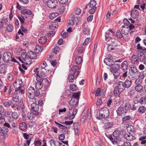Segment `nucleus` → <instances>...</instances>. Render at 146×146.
<instances>
[{
	"label": "nucleus",
	"instance_id": "obj_47",
	"mask_svg": "<svg viewBox=\"0 0 146 146\" xmlns=\"http://www.w3.org/2000/svg\"><path fill=\"white\" fill-rule=\"evenodd\" d=\"M78 110L77 109H74V111L72 113V115L70 117L69 119H73L74 118L75 116L77 113Z\"/></svg>",
	"mask_w": 146,
	"mask_h": 146
},
{
	"label": "nucleus",
	"instance_id": "obj_53",
	"mask_svg": "<svg viewBox=\"0 0 146 146\" xmlns=\"http://www.w3.org/2000/svg\"><path fill=\"white\" fill-rule=\"evenodd\" d=\"M90 31V29L87 27L85 28L83 30V33L84 35L89 34Z\"/></svg>",
	"mask_w": 146,
	"mask_h": 146
},
{
	"label": "nucleus",
	"instance_id": "obj_20",
	"mask_svg": "<svg viewBox=\"0 0 146 146\" xmlns=\"http://www.w3.org/2000/svg\"><path fill=\"white\" fill-rule=\"evenodd\" d=\"M121 68L122 69L125 71L127 70L128 67V63L126 61H124L121 64Z\"/></svg>",
	"mask_w": 146,
	"mask_h": 146
},
{
	"label": "nucleus",
	"instance_id": "obj_2",
	"mask_svg": "<svg viewBox=\"0 0 146 146\" xmlns=\"http://www.w3.org/2000/svg\"><path fill=\"white\" fill-rule=\"evenodd\" d=\"M31 110L36 115L38 116L39 115L40 112L39 111V106L36 103H33L31 104Z\"/></svg>",
	"mask_w": 146,
	"mask_h": 146
},
{
	"label": "nucleus",
	"instance_id": "obj_3",
	"mask_svg": "<svg viewBox=\"0 0 146 146\" xmlns=\"http://www.w3.org/2000/svg\"><path fill=\"white\" fill-rule=\"evenodd\" d=\"M90 5V9L89 11V13L91 14H94L97 9V7H96V3L94 0H91L90 2L89 3Z\"/></svg>",
	"mask_w": 146,
	"mask_h": 146
},
{
	"label": "nucleus",
	"instance_id": "obj_11",
	"mask_svg": "<svg viewBox=\"0 0 146 146\" xmlns=\"http://www.w3.org/2000/svg\"><path fill=\"white\" fill-rule=\"evenodd\" d=\"M101 110L103 111L104 118H107L109 116V112L108 108H103L101 109Z\"/></svg>",
	"mask_w": 146,
	"mask_h": 146
},
{
	"label": "nucleus",
	"instance_id": "obj_5",
	"mask_svg": "<svg viewBox=\"0 0 146 146\" xmlns=\"http://www.w3.org/2000/svg\"><path fill=\"white\" fill-rule=\"evenodd\" d=\"M11 54L10 52H7L4 53L3 56V61L6 63H8L11 61Z\"/></svg>",
	"mask_w": 146,
	"mask_h": 146
},
{
	"label": "nucleus",
	"instance_id": "obj_22",
	"mask_svg": "<svg viewBox=\"0 0 146 146\" xmlns=\"http://www.w3.org/2000/svg\"><path fill=\"white\" fill-rule=\"evenodd\" d=\"M58 23L57 22H52L50 23L49 26V29L50 30H54L58 27Z\"/></svg>",
	"mask_w": 146,
	"mask_h": 146
},
{
	"label": "nucleus",
	"instance_id": "obj_55",
	"mask_svg": "<svg viewBox=\"0 0 146 146\" xmlns=\"http://www.w3.org/2000/svg\"><path fill=\"white\" fill-rule=\"evenodd\" d=\"M74 12L76 15H78L81 13V10L79 8H76L75 9Z\"/></svg>",
	"mask_w": 146,
	"mask_h": 146
},
{
	"label": "nucleus",
	"instance_id": "obj_51",
	"mask_svg": "<svg viewBox=\"0 0 146 146\" xmlns=\"http://www.w3.org/2000/svg\"><path fill=\"white\" fill-rule=\"evenodd\" d=\"M27 91L28 94H31L34 93L35 89L33 87L30 86L28 89Z\"/></svg>",
	"mask_w": 146,
	"mask_h": 146
},
{
	"label": "nucleus",
	"instance_id": "obj_41",
	"mask_svg": "<svg viewBox=\"0 0 146 146\" xmlns=\"http://www.w3.org/2000/svg\"><path fill=\"white\" fill-rule=\"evenodd\" d=\"M131 71L130 72L135 73H138V71L137 68L135 66L133 65L131 68Z\"/></svg>",
	"mask_w": 146,
	"mask_h": 146
},
{
	"label": "nucleus",
	"instance_id": "obj_10",
	"mask_svg": "<svg viewBox=\"0 0 146 146\" xmlns=\"http://www.w3.org/2000/svg\"><path fill=\"white\" fill-rule=\"evenodd\" d=\"M137 54H138L137 56L140 62H142L143 60L144 61L146 60V57L143 52L140 51H138Z\"/></svg>",
	"mask_w": 146,
	"mask_h": 146
},
{
	"label": "nucleus",
	"instance_id": "obj_31",
	"mask_svg": "<svg viewBox=\"0 0 146 146\" xmlns=\"http://www.w3.org/2000/svg\"><path fill=\"white\" fill-rule=\"evenodd\" d=\"M80 93V92H78L76 93H73L72 95V98H75V99H78L79 100Z\"/></svg>",
	"mask_w": 146,
	"mask_h": 146
},
{
	"label": "nucleus",
	"instance_id": "obj_13",
	"mask_svg": "<svg viewBox=\"0 0 146 146\" xmlns=\"http://www.w3.org/2000/svg\"><path fill=\"white\" fill-rule=\"evenodd\" d=\"M124 138L127 141H131L135 139V137L130 134V133H129V134L126 133L124 135Z\"/></svg>",
	"mask_w": 146,
	"mask_h": 146
},
{
	"label": "nucleus",
	"instance_id": "obj_9",
	"mask_svg": "<svg viewBox=\"0 0 146 146\" xmlns=\"http://www.w3.org/2000/svg\"><path fill=\"white\" fill-rule=\"evenodd\" d=\"M123 109V108L121 106H119L117 108L116 112L118 116L122 117L124 115L126 112L124 111Z\"/></svg>",
	"mask_w": 146,
	"mask_h": 146
},
{
	"label": "nucleus",
	"instance_id": "obj_15",
	"mask_svg": "<svg viewBox=\"0 0 146 146\" xmlns=\"http://www.w3.org/2000/svg\"><path fill=\"white\" fill-rule=\"evenodd\" d=\"M27 56L30 59H34L37 56L36 54L32 51H29L27 53Z\"/></svg>",
	"mask_w": 146,
	"mask_h": 146
},
{
	"label": "nucleus",
	"instance_id": "obj_60",
	"mask_svg": "<svg viewBox=\"0 0 146 146\" xmlns=\"http://www.w3.org/2000/svg\"><path fill=\"white\" fill-rule=\"evenodd\" d=\"M116 36L119 38H121L123 37V36L119 30H117L116 33Z\"/></svg>",
	"mask_w": 146,
	"mask_h": 146
},
{
	"label": "nucleus",
	"instance_id": "obj_54",
	"mask_svg": "<svg viewBox=\"0 0 146 146\" xmlns=\"http://www.w3.org/2000/svg\"><path fill=\"white\" fill-rule=\"evenodd\" d=\"M142 85H136L135 87V90L137 92L141 91L143 89Z\"/></svg>",
	"mask_w": 146,
	"mask_h": 146
},
{
	"label": "nucleus",
	"instance_id": "obj_40",
	"mask_svg": "<svg viewBox=\"0 0 146 146\" xmlns=\"http://www.w3.org/2000/svg\"><path fill=\"white\" fill-rule=\"evenodd\" d=\"M13 102L11 101H5L3 103L4 106L6 107H8L10 106L12 104Z\"/></svg>",
	"mask_w": 146,
	"mask_h": 146
},
{
	"label": "nucleus",
	"instance_id": "obj_30",
	"mask_svg": "<svg viewBox=\"0 0 146 146\" xmlns=\"http://www.w3.org/2000/svg\"><path fill=\"white\" fill-rule=\"evenodd\" d=\"M96 118L99 119H100L102 118H104V115L103 114V111L100 110V111L98 112L97 113Z\"/></svg>",
	"mask_w": 146,
	"mask_h": 146
},
{
	"label": "nucleus",
	"instance_id": "obj_57",
	"mask_svg": "<svg viewBox=\"0 0 146 146\" xmlns=\"http://www.w3.org/2000/svg\"><path fill=\"white\" fill-rule=\"evenodd\" d=\"M145 111V108L143 106L140 107L138 108V111L139 112L143 113Z\"/></svg>",
	"mask_w": 146,
	"mask_h": 146
},
{
	"label": "nucleus",
	"instance_id": "obj_33",
	"mask_svg": "<svg viewBox=\"0 0 146 146\" xmlns=\"http://www.w3.org/2000/svg\"><path fill=\"white\" fill-rule=\"evenodd\" d=\"M111 34L109 31H107L106 33L105 40L107 41H109L111 38Z\"/></svg>",
	"mask_w": 146,
	"mask_h": 146
},
{
	"label": "nucleus",
	"instance_id": "obj_26",
	"mask_svg": "<svg viewBox=\"0 0 146 146\" xmlns=\"http://www.w3.org/2000/svg\"><path fill=\"white\" fill-rule=\"evenodd\" d=\"M9 129L7 128H6L5 127H3L1 129L0 132V135H2V134H5L8 132Z\"/></svg>",
	"mask_w": 146,
	"mask_h": 146
},
{
	"label": "nucleus",
	"instance_id": "obj_4",
	"mask_svg": "<svg viewBox=\"0 0 146 146\" xmlns=\"http://www.w3.org/2000/svg\"><path fill=\"white\" fill-rule=\"evenodd\" d=\"M58 4L57 0H48L46 3L47 6L51 9L55 8Z\"/></svg>",
	"mask_w": 146,
	"mask_h": 146
},
{
	"label": "nucleus",
	"instance_id": "obj_27",
	"mask_svg": "<svg viewBox=\"0 0 146 146\" xmlns=\"http://www.w3.org/2000/svg\"><path fill=\"white\" fill-rule=\"evenodd\" d=\"M23 136L25 139L27 140V144L28 146H29L30 144L31 141V138H30L29 140H27L29 139V135L27 134L26 133H24L23 134Z\"/></svg>",
	"mask_w": 146,
	"mask_h": 146
},
{
	"label": "nucleus",
	"instance_id": "obj_16",
	"mask_svg": "<svg viewBox=\"0 0 146 146\" xmlns=\"http://www.w3.org/2000/svg\"><path fill=\"white\" fill-rule=\"evenodd\" d=\"M124 127L125 128H127V131L129 133H133L135 131V129L131 125H129V124H127L126 126H124Z\"/></svg>",
	"mask_w": 146,
	"mask_h": 146
},
{
	"label": "nucleus",
	"instance_id": "obj_58",
	"mask_svg": "<svg viewBox=\"0 0 146 146\" xmlns=\"http://www.w3.org/2000/svg\"><path fill=\"white\" fill-rule=\"evenodd\" d=\"M80 68L78 66H73L72 67L71 70L72 71L74 72H75L76 71H77V70L79 69Z\"/></svg>",
	"mask_w": 146,
	"mask_h": 146
},
{
	"label": "nucleus",
	"instance_id": "obj_17",
	"mask_svg": "<svg viewBox=\"0 0 146 146\" xmlns=\"http://www.w3.org/2000/svg\"><path fill=\"white\" fill-rule=\"evenodd\" d=\"M139 58L137 56L133 55L131 58V62L133 64H137L139 62Z\"/></svg>",
	"mask_w": 146,
	"mask_h": 146
},
{
	"label": "nucleus",
	"instance_id": "obj_7",
	"mask_svg": "<svg viewBox=\"0 0 146 146\" xmlns=\"http://www.w3.org/2000/svg\"><path fill=\"white\" fill-rule=\"evenodd\" d=\"M78 101L79 100L78 99L72 98L69 102V104L72 107H74L78 105Z\"/></svg>",
	"mask_w": 146,
	"mask_h": 146
},
{
	"label": "nucleus",
	"instance_id": "obj_37",
	"mask_svg": "<svg viewBox=\"0 0 146 146\" xmlns=\"http://www.w3.org/2000/svg\"><path fill=\"white\" fill-rule=\"evenodd\" d=\"M46 41V38L44 36H42L38 40V42L42 44L45 43Z\"/></svg>",
	"mask_w": 146,
	"mask_h": 146
},
{
	"label": "nucleus",
	"instance_id": "obj_28",
	"mask_svg": "<svg viewBox=\"0 0 146 146\" xmlns=\"http://www.w3.org/2000/svg\"><path fill=\"white\" fill-rule=\"evenodd\" d=\"M139 140L141 141V144H146V136H142L140 137L139 139Z\"/></svg>",
	"mask_w": 146,
	"mask_h": 146
},
{
	"label": "nucleus",
	"instance_id": "obj_61",
	"mask_svg": "<svg viewBox=\"0 0 146 146\" xmlns=\"http://www.w3.org/2000/svg\"><path fill=\"white\" fill-rule=\"evenodd\" d=\"M59 11L60 13H63L65 11L66 9L64 6H61L58 8Z\"/></svg>",
	"mask_w": 146,
	"mask_h": 146
},
{
	"label": "nucleus",
	"instance_id": "obj_29",
	"mask_svg": "<svg viewBox=\"0 0 146 146\" xmlns=\"http://www.w3.org/2000/svg\"><path fill=\"white\" fill-rule=\"evenodd\" d=\"M27 127V125L25 122H22L19 124V128L22 130H26Z\"/></svg>",
	"mask_w": 146,
	"mask_h": 146
},
{
	"label": "nucleus",
	"instance_id": "obj_63",
	"mask_svg": "<svg viewBox=\"0 0 146 146\" xmlns=\"http://www.w3.org/2000/svg\"><path fill=\"white\" fill-rule=\"evenodd\" d=\"M111 72L113 73V75L114 76V78L115 79L117 78V77L120 74L119 72L117 71H114L113 72Z\"/></svg>",
	"mask_w": 146,
	"mask_h": 146
},
{
	"label": "nucleus",
	"instance_id": "obj_56",
	"mask_svg": "<svg viewBox=\"0 0 146 146\" xmlns=\"http://www.w3.org/2000/svg\"><path fill=\"white\" fill-rule=\"evenodd\" d=\"M84 48L83 47L81 46L80 47L78 48L77 51L79 54H81L84 52Z\"/></svg>",
	"mask_w": 146,
	"mask_h": 146
},
{
	"label": "nucleus",
	"instance_id": "obj_25",
	"mask_svg": "<svg viewBox=\"0 0 146 146\" xmlns=\"http://www.w3.org/2000/svg\"><path fill=\"white\" fill-rule=\"evenodd\" d=\"M131 14L133 18H136L138 15L139 12L137 10L134 9L131 11Z\"/></svg>",
	"mask_w": 146,
	"mask_h": 146
},
{
	"label": "nucleus",
	"instance_id": "obj_18",
	"mask_svg": "<svg viewBox=\"0 0 146 146\" xmlns=\"http://www.w3.org/2000/svg\"><path fill=\"white\" fill-rule=\"evenodd\" d=\"M113 123L112 122H106L104 124V129L106 130L112 127L113 125Z\"/></svg>",
	"mask_w": 146,
	"mask_h": 146
},
{
	"label": "nucleus",
	"instance_id": "obj_38",
	"mask_svg": "<svg viewBox=\"0 0 146 146\" xmlns=\"http://www.w3.org/2000/svg\"><path fill=\"white\" fill-rule=\"evenodd\" d=\"M43 48L41 46H36L35 49V50L36 53H40L42 50Z\"/></svg>",
	"mask_w": 146,
	"mask_h": 146
},
{
	"label": "nucleus",
	"instance_id": "obj_24",
	"mask_svg": "<svg viewBox=\"0 0 146 146\" xmlns=\"http://www.w3.org/2000/svg\"><path fill=\"white\" fill-rule=\"evenodd\" d=\"M128 94V96L131 97L135 94V90L133 88H130L129 89L127 90Z\"/></svg>",
	"mask_w": 146,
	"mask_h": 146
},
{
	"label": "nucleus",
	"instance_id": "obj_19",
	"mask_svg": "<svg viewBox=\"0 0 146 146\" xmlns=\"http://www.w3.org/2000/svg\"><path fill=\"white\" fill-rule=\"evenodd\" d=\"M104 62L106 65L110 66L113 63V60L108 58H106L104 59Z\"/></svg>",
	"mask_w": 146,
	"mask_h": 146
},
{
	"label": "nucleus",
	"instance_id": "obj_36",
	"mask_svg": "<svg viewBox=\"0 0 146 146\" xmlns=\"http://www.w3.org/2000/svg\"><path fill=\"white\" fill-rule=\"evenodd\" d=\"M12 117L14 119H17L19 117V113L15 111L13 112L11 115Z\"/></svg>",
	"mask_w": 146,
	"mask_h": 146
},
{
	"label": "nucleus",
	"instance_id": "obj_48",
	"mask_svg": "<svg viewBox=\"0 0 146 146\" xmlns=\"http://www.w3.org/2000/svg\"><path fill=\"white\" fill-rule=\"evenodd\" d=\"M37 76L36 80L38 82H42L43 80V78L40 76L38 74H36Z\"/></svg>",
	"mask_w": 146,
	"mask_h": 146
},
{
	"label": "nucleus",
	"instance_id": "obj_34",
	"mask_svg": "<svg viewBox=\"0 0 146 146\" xmlns=\"http://www.w3.org/2000/svg\"><path fill=\"white\" fill-rule=\"evenodd\" d=\"M68 79L69 81L70 82H74V78L73 74H69L68 77Z\"/></svg>",
	"mask_w": 146,
	"mask_h": 146
},
{
	"label": "nucleus",
	"instance_id": "obj_39",
	"mask_svg": "<svg viewBox=\"0 0 146 146\" xmlns=\"http://www.w3.org/2000/svg\"><path fill=\"white\" fill-rule=\"evenodd\" d=\"M21 13L23 14H27L28 15H31L32 14V11L28 9L23 10L21 11Z\"/></svg>",
	"mask_w": 146,
	"mask_h": 146
},
{
	"label": "nucleus",
	"instance_id": "obj_44",
	"mask_svg": "<svg viewBox=\"0 0 146 146\" xmlns=\"http://www.w3.org/2000/svg\"><path fill=\"white\" fill-rule=\"evenodd\" d=\"M43 85L42 82H38L35 85V88L38 90L41 89Z\"/></svg>",
	"mask_w": 146,
	"mask_h": 146
},
{
	"label": "nucleus",
	"instance_id": "obj_21",
	"mask_svg": "<svg viewBox=\"0 0 146 146\" xmlns=\"http://www.w3.org/2000/svg\"><path fill=\"white\" fill-rule=\"evenodd\" d=\"M116 46V44L113 42H112L107 47V49L108 51L114 50Z\"/></svg>",
	"mask_w": 146,
	"mask_h": 146
},
{
	"label": "nucleus",
	"instance_id": "obj_46",
	"mask_svg": "<svg viewBox=\"0 0 146 146\" xmlns=\"http://www.w3.org/2000/svg\"><path fill=\"white\" fill-rule=\"evenodd\" d=\"M76 63L77 64H80L82 62V58L81 56H78L76 58L75 60Z\"/></svg>",
	"mask_w": 146,
	"mask_h": 146
},
{
	"label": "nucleus",
	"instance_id": "obj_32",
	"mask_svg": "<svg viewBox=\"0 0 146 146\" xmlns=\"http://www.w3.org/2000/svg\"><path fill=\"white\" fill-rule=\"evenodd\" d=\"M35 115L32 112H29L27 114V117L30 119L32 120L35 117Z\"/></svg>",
	"mask_w": 146,
	"mask_h": 146
},
{
	"label": "nucleus",
	"instance_id": "obj_62",
	"mask_svg": "<svg viewBox=\"0 0 146 146\" xmlns=\"http://www.w3.org/2000/svg\"><path fill=\"white\" fill-rule=\"evenodd\" d=\"M18 18L20 21L21 24H22L24 23L25 18L23 16H21V17H20V16H18Z\"/></svg>",
	"mask_w": 146,
	"mask_h": 146
},
{
	"label": "nucleus",
	"instance_id": "obj_1",
	"mask_svg": "<svg viewBox=\"0 0 146 146\" xmlns=\"http://www.w3.org/2000/svg\"><path fill=\"white\" fill-rule=\"evenodd\" d=\"M118 133H117L114 131L113 133V136L110 135L109 137V139L113 144H118L121 141V137L117 134Z\"/></svg>",
	"mask_w": 146,
	"mask_h": 146
},
{
	"label": "nucleus",
	"instance_id": "obj_12",
	"mask_svg": "<svg viewBox=\"0 0 146 146\" xmlns=\"http://www.w3.org/2000/svg\"><path fill=\"white\" fill-rule=\"evenodd\" d=\"M111 72L116 71L119 68V65L118 64L112 63L111 65Z\"/></svg>",
	"mask_w": 146,
	"mask_h": 146
},
{
	"label": "nucleus",
	"instance_id": "obj_14",
	"mask_svg": "<svg viewBox=\"0 0 146 146\" xmlns=\"http://www.w3.org/2000/svg\"><path fill=\"white\" fill-rule=\"evenodd\" d=\"M132 81L130 79H127L124 82V86L125 88H130L131 86Z\"/></svg>",
	"mask_w": 146,
	"mask_h": 146
},
{
	"label": "nucleus",
	"instance_id": "obj_42",
	"mask_svg": "<svg viewBox=\"0 0 146 146\" xmlns=\"http://www.w3.org/2000/svg\"><path fill=\"white\" fill-rule=\"evenodd\" d=\"M135 82L136 85H142L141 84L143 83V80L140 78H138L135 80Z\"/></svg>",
	"mask_w": 146,
	"mask_h": 146
},
{
	"label": "nucleus",
	"instance_id": "obj_23",
	"mask_svg": "<svg viewBox=\"0 0 146 146\" xmlns=\"http://www.w3.org/2000/svg\"><path fill=\"white\" fill-rule=\"evenodd\" d=\"M114 131L117 133L118 132L117 134L119 135H123V137H124V135H125L126 134V131L124 129H121L120 131L119 130H115Z\"/></svg>",
	"mask_w": 146,
	"mask_h": 146
},
{
	"label": "nucleus",
	"instance_id": "obj_59",
	"mask_svg": "<svg viewBox=\"0 0 146 146\" xmlns=\"http://www.w3.org/2000/svg\"><path fill=\"white\" fill-rule=\"evenodd\" d=\"M57 13H52L51 14L49 15V17L50 18V19H53L55 18H56V16H57Z\"/></svg>",
	"mask_w": 146,
	"mask_h": 146
},
{
	"label": "nucleus",
	"instance_id": "obj_49",
	"mask_svg": "<svg viewBox=\"0 0 146 146\" xmlns=\"http://www.w3.org/2000/svg\"><path fill=\"white\" fill-rule=\"evenodd\" d=\"M13 29V26L10 24H9L7 27L6 30L9 32H12Z\"/></svg>",
	"mask_w": 146,
	"mask_h": 146
},
{
	"label": "nucleus",
	"instance_id": "obj_64",
	"mask_svg": "<svg viewBox=\"0 0 146 146\" xmlns=\"http://www.w3.org/2000/svg\"><path fill=\"white\" fill-rule=\"evenodd\" d=\"M56 31L54 30L50 32L49 33H48V35L51 37L53 36L55 34Z\"/></svg>",
	"mask_w": 146,
	"mask_h": 146
},
{
	"label": "nucleus",
	"instance_id": "obj_35",
	"mask_svg": "<svg viewBox=\"0 0 146 146\" xmlns=\"http://www.w3.org/2000/svg\"><path fill=\"white\" fill-rule=\"evenodd\" d=\"M123 108L125 110H129L131 108V104L129 102H126Z\"/></svg>",
	"mask_w": 146,
	"mask_h": 146
},
{
	"label": "nucleus",
	"instance_id": "obj_43",
	"mask_svg": "<svg viewBox=\"0 0 146 146\" xmlns=\"http://www.w3.org/2000/svg\"><path fill=\"white\" fill-rule=\"evenodd\" d=\"M19 97L17 94H14L13 96V100L15 102H17L19 101Z\"/></svg>",
	"mask_w": 146,
	"mask_h": 146
},
{
	"label": "nucleus",
	"instance_id": "obj_52",
	"mask_svg": "<svg viewBox=\"0 0 146 146\" xmlns=\"http://www.w3.org/2000/svg\"><path fill=\"white\" fill-rule=\"evenodd\" d=\"M55 124L58 125V127L61 129H67V127L58 122L56 121H54Z\"/></svg>",
	"mask_w": 146,
	"mask_h": 146
},
{
	"label": "nucleus",
	"instance_id": "obj_8",
	"mask_svg": "<svg viewBox=\"0 0 146 146\" xmlns=\"http://www.w3.org/2000/svg\"><path fill=\"white\" fill-rule=\"evenodd\" d=\"M124 82L120 81L118 83L117 88L118 91L120 93L122 92L125 88L124 86Z\"/></svg>",
	"mask_w": 146,
	"mask_h": 146
},
{
	"label": "nucleus",
	"instance_id": "obj_6",
	"mask_svg": "<svg viewBox=\"0 0 146 146\" xmlns=\"http://www.w3.org/2000/svg\"><path fill=\"white\" fill-rule=\"evenodd\" d=\"M22 83V81L21 78H19L17 81L15 82L13 84V86L15 88L17 89V91L19 90L21 88Z\"/></svg>",
	"mask_w": 146,
	"mask_h": 146
},
{
	"label": "nucleus",
	"instance_id": "obj_50",
	"mask_svg": "<svg viewBox=\"0 0 146 146\" xmlns=\"http://www.w3.org/2000/svg\"><path fill=\"white\" fill-rule=\"evenodd\" d=\"M70 88V89L73 91H76L77 89L76 85L73 84H71Z\"/></svg>",
	"mask_w": 146,
	"mask_h": 146
},
{
	"label": "nucleus",
	"instance_id": "obj_45",
	"mask_svg": "<svg viewBox=\"0 0 146 146\" xmlns=\"http://www.w3.org/2000/svg\"><path fill=\"white\" fill-rule=\"evenodd\" d=\"M139 102L141 104H142L144 102L146 104V96L140 98Z\"/></svg>",
	"mask_w": 146,
	"mask_h": 146
}]
</instances>
